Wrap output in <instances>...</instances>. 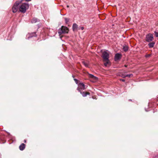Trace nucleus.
Here are the masks:
<instances>
[{"mask_svg": "<svg viewBox=\"0 0 158 158\" xmlns=\"http://www.w3.org/2000/svg\"><path fill=\"white\" fill-rule=\"evenodd\" d=\"M23 1L20 0L16 1L14 4L12 8V12L13 13L16 12L19 10V11L22 13H25L29 7V5L27 3H24L19 5Z\"/></svg>", "mask_w": 158, "mask_h": 158, "instance_id": "1", "label": "nucleus"}, {"mask_svg": "<svg viewBox=\"0 0 158 158\" xmlns=\"http://www.w3.org/2000/svg\"><path fill=\"white\" fill-rule=\"evenodd\" d=\"M69 31V28L65 26H62L61 28L59 29L58 33L60 34L68 33Z\"/></svg>", "mask_w": 158, "mask_h": 158, "instance_id": "2", "label": "nucleus"}, {"mask_svg": "<svg viewBox=\"0 0 158 158\" xmlns=\"http://www.w3.org/2000/svg\"><path fill=\"white\" fill-rule=\"evenodd\" d=\"M145 40L148 42H150L153 40V36L152 34L149 33L146 35Z\"/></svg>", "mask_w": 158, "mask_h": 158, "instance_id": "3", "label": "nucleus"}, {"mask_svg": "<svg viewBox=\"0 0 158 158\" xmlns=\"http://www.w3.org/2000/svg\"><path fill=\"white\" fill-rule=\"evenodd\" d=\"M102 57L103 60H108V59H109V55L106 51H104L102 53Z\"/></svg>", "mask_w": 158, "mask_h": 158, "instance_id": "4", "label": "nucleus"}, {"mask_svg": "<svg viewBox=\"0 0 158 158\" xmlns=\"http://www.w3.org/2000/svg\"><path fill=\"white\" fill-rule=\"evenodd\" d=\"M122 55L119 53H117L115 54L114 56V60L115 61H117L120 60L122 58Z\"/></svg>", "mask_w": 158, "mask_h": 158, "instance_id": "5", "label": "nucleus"}, {"mask_svg": "<svg viewBox=\"0 0 158 158\" xmlns=\"http://www.w3.org/2000/svg\"><path fill=\"white\" fill-rule=\"evenodd\" d=\"M85 89V85L83 83H80L79 85V86L77 88V90L79 92H81V90H84Z\"/></svg>", "mask_w": 158, "mask_h": 158, "instance_id": "6", "label": "nucleus"}, {"mask_svg": "<svg viewBox=\"0 0 158 158\" xmlns=\"http://www.w3.org/2000/svg\"><path fill=\"white\" fill-rule=\"evenodd\" d=\"M36 35L35 32H32L31 33H29L27 35V37L28 39H29L31 38L33 36H36Z\"/></svg>", "mask_w": 158, "mask_h": 158, "instance_id": "7", "label": "nucleus"}, {"mask_svg": "<svg viewBox=\"0 0 158 158\" xmlns=\"http://www.w3.org/2000/svg\"><path fill=\"white\" fill-rule=\"evenodd\" d=\"M26 145L24 143H22L19 146V149L21 151L23 150L25 148Z\"/></svg>", "mask_w": 158, "mask_h": 158, "instance_id": "8", "label": "nucleus"}, {"mask_svg": "<svg viewBox=\"0 0 158 158\" xmlns=\"http://www.w3.org/2000/svg\"><path fill=\"white\" fill-rule=\"evenodd\" d=\"M78 25L76 23H74L73 25V31H75L77 30Z\"/></svg>", "mask_w": 158, "mask_h": 158, "instance_id": "9", "label": "nucleus"}, {"mask_svg": "<svg viewBox=\"0 0 158 158\" xmlns=\"http://www.w3.org/2000/svg\"><path fill=\"white\" fill-rule=\"evenodd\" d=\"M155 44V43L154 42L152 41L151 42L149 43L148 44V46H149V48H153L154 47V45Z\"/></svg>", "mask_w": 158, "mask_h": 158, "instance_id": "10", "label": "nucleus"}, {"mask_svg": "<svg viewBox=\"0 0 158 158\" xmlns=\"http://www.w3.org/2000/svg\"><path fill=\"white\" fill-rule=\"evenodd\" d=\"M103 61L104 62V65L105 66H106L109 64L110 61L109 59H108V60H103Z\"/></svg>", "mask_w": 158, "mask_h": 158, "instance_id": "11", "label": "nucleus"}, {"mask_svg": "<svg viewBox=\"0 0 158 158\" xmlns=\"http://www.w3.org/2000/svg\"><path fill=\"white\" fill-rule=\"evenodd\" d=\"M81 94L82 95L83 97H85L88 94H89V93L88 92H81V91L80 92Z\"/></svg>", "mask_w": 158, "mask_h": 158, "instance_id": "12", "label": "nucleus"}, {"mask_svg": "<svg viewBox=\"0 0 158 158\" xmlns=\"http://www.w3.org/2000/svg\"><path fill=\"white\" fill-rule=\"evenodd\" d=\"M123 50L125 52H127L128 50V46L126 45H123Z\"/></svg>", "mask_w": 158, "mask_h": 158, "instance_id": "13", "label": "nucleus"}, {"mask_svg": "<svg viewBox=\"0 0 158 158\" xmlns=\"http://www.w3.org/2000/svg\"><path fill=\"white\" fill-rule=\"evenodd\" d=\"M39 21V20L36 18H33L31 21V22L32 23H35Z\"/></svg>", "mask_w": 158, "mask_h": 158, "instance_id": "14", "label": "nucleus"}, {"mask_svg": "<svg viewBox=\"0 0 158 158\" xmlns=\"http://www.w3.org/2000/svg\"><path fill=\"white\" fill-rule=\"evenodd\" d=\"M89 76L90 78L95 79L96 77L91 74H89Z\"/></svg>", "mask_w": 158, "mask_h": 158, "instance_id": "15", "label": "nucleus"}, {"mask_svg": "<svg viewBox=\"0 0 158 158\" xmlns=\"http://www.w3.org/2000/svg\"><path fill=\"white\" fill-rule=\"evenodd\" d=\"M65 23L67 24L69 21V19L67 18H65Z\"/></svg>", "mask_w": 158, "mask_h": 158, "instance_id": "16", "label": "nucleus"}, {"mask_svg": "<svg viewBox=\"0 0 158 158\" xmlns=\"http://www.w3.org/2000/svg\"><path fill=\"white\" fill-rule=\"evenodd\" d=\"M83 64L85 66L87 67H88V64L87 63H86L85 62H84V61L83 62Z\"/></svg>", "mask_w": 158, "mask_h": 158, "instance_id": "17", "label": "nucleus"}, {"mask_svg": "<svg viewBox=\"0 0 158 158\" xmlns=\"http://www.w3.org/2000/svg\"><path fill=\"white\" fill-rule=\"evenodd\" d=\"M133 75L132 74H127V75H126V77H131V76H132Z\"/></svg>", "mask_w": 158, "mask_h": 158, "instance_id": "18", "label": "nucleus"}, {"mask_svg": "<svg viewBox=\"0 0 158 158\" xmlns=\"http://www.w3.org/2000/svg\"><path fill=\"white\" fill-rule=\"evenodd\" d=\"M150 56H151V55H150V54H146V55H145V57H149Z\"/></svg>", "mask_w": 158, "mask_h": 158, "instance_id": "19", "label": "nucleus"}, {"mask_svg": "<svg viewBox=\"0 0 158 158\" xmlns=\"http://www.w3.org/2000/svg\"><path fill=\"white\" fill-rule=\"evenodd\" d=\"M155 34L156 36V37H158V32H155Z\"/></svg>", "mask_w": 158, "mask_h": 158, "instance_id": "20", "label": "nucleus"}, {"mask_svg": "<svg viewBox=\"0 0 158 158\" xmlns=\"http://www.w3.org/2000/svg\"><path fill=\"white\" fill-rule=\"evenodd\" d=\"M74 81H75V82L76 83V84L78 83V80L77 79L74 78Z\"/></svg>", "mask_w": 158, "mask_h": 158, "instance_id": "21", "label": "nucleus"}, {"mask_svg": "<svg viewBox=\"0 0 158 158\" xmlns=\"http://www.w3.org/2000/svg\"><path fill=\"white\" fill-rule=\"evenodd\" d=\"M121 76L123 78H125L126 77V75H125L124 74H122Z\"/></svg>", "mask_w": 158, "mask_h": 158, "instance_id": "22", "label": "nucleus"}, {"mask_svg": "<svg viewBox=\"0 0 158 158\" xmlns=\"http://www.w3.org/2000/svg\"><path fill=\"white\" fill-rule=\"evenodd\" d=\"M120 80L122 81L123 82H124L125 81V80L123 79H120Z\"/></svg>", "mask_w": 158, "mask_h": 158, "instance_id": "23", "label": "nucleus"}, {"mask_svg": "<svg viewBox=\"0 0 158 158\" xmlns=\"http://www.w3.org/2000/svg\"><path fill=\"white\" fill-rule=\"evenodd\" d=\"M147 110L148 109H145V111H146V112H148V111H149V110Z\"/></svg>", "mask_w": 158, "mask_h": 158, "instance_id": "24", "label": "nucleus"}, {"mask_svg": "<svg viewBox=\"0 0 158 158\" xmlns=\"http://www.w3.org/2000/svg\"><path fill=\"white\" fill-rule=\"evenodd\" d=\"M31 0H25V1L26 2H29L31 1Z\"/></svg>", "mask_w": 158, "mask_h": 158, "instance_id": "25", "label": "nucleus"}, {"mask_svg": "<svg viewBox=\"0 0 158 158\" xmlns=\"http://www.w3.org/2000/svg\"><path fill=\"white\" fill-rule=\"evenodd\" d=\"M84 29V27H81V29L82 30H83Z\"/></svg>", "mask_w": 158, "mask_h": 158, "instance_id": "26", "label": "nucleus"}, {"mask_svg": "<svg viewBox=\"0 0 158 158\" xmlns=\"http://www.w3.org/2000/svg\"><path fill=\"white\" fill-rule=\"evenodd\" d=\"M24 142L25 143H26V139H24Z\"/></svg>", "mask_w": 158, "mask_h": 158, "instance_id": "27", "label": "nucleus"}, {"mask_svg": "<svg viewBox=\"0 0 158 158\" xmlns=\"http://www.w3.org/2000/svg\"><path fill=\"white\" fill-rule=\"evenodd\" d=\"M67 7L68 8H69V5H67Z\"/></svg>", "mask_w": 158, "mask_h": 158, "instance_id": "28", "label": "nucleus"}, {"mask_svg": "<svg viewBox=\"0 0 158 158\" xmlns=\"http://www.w3.org/2000/svg\"><path fill=\"white\" fill-rule=\"evenodd\" d=\"M129 101H131L132 100L131 99H129Z\"/></svg>", "mask_w": 158, "mask_h": 158, "instance_id": "29", "label": "nucleus"}, {"mask_svg": "<svg viewBox=\"0 0 158 158\" xmlns=\"http://www.w3.org/2000/svg\"><path fill=\"white\" fill-rule=\"evenodd\" d=\"M72 77H74L73 75H72Z\"/></svg>", "mask_w": 158, "mask_h": 158, "instance_id": "30", "label": "nucleus"}]
</instances>
